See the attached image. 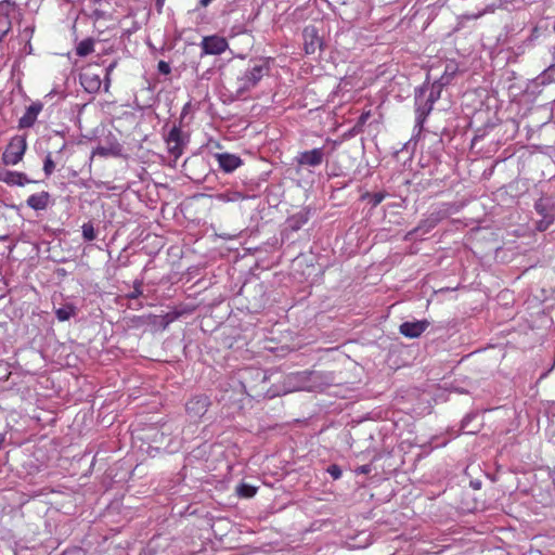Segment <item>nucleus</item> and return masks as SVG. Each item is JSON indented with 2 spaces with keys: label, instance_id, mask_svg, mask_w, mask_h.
Wrapping results in <instances>:
<instances>
[{
  "label": "nucleus",
  "instance_id": "obj_1",
  "mask_svg": "<svg viewBox=\"0 0 555 555\" xmlns=\"http://www.w3.org/2000/svg\"><path fill=\"white\" fill-rule=\"evenodd\" d=\"M270 72V66L268 61L266 60H257L249 65L245 72L236 78L233 82V96L235 99H241L251 89H254L261 78L268 75Z\"/></svg>",
  "mask_w": 555,
  "mask_h": 555
},
{
  "label": "nucleus",
  "instance_id": "obj_2",
  "mask_svg": "<svg viewBox=\"0 0 555 555\" xmlns=\"http://www.w3.org/2000/svg\"><path fill=\"white\" fill-rule=\"evenodd\" d=\"M27 143L25 138L16 135L11 139L5 151L2 154V162L4 165L18 164L26 151Z\"/></svg>",
  "mask_w": 555,
  "mask_h": 555
},
{
  "label": "nucleus",
  "instance_id": "obj_3",
  "mask_svg": "<svg viewBox=\"0 0 555 555\" xmlns=\"http://www.w3.org/2000/svg\"><path fill=\"white\" fill-rule=\"evenodd\" d=\"M302 40L304 49L307 54H314L324 49L323 38L314 25H308L302 29Z\"/></svg>",
  "mask_w": 555,
  "mask_h": 555
},
{
  "label": "nucleus",
  "instance_id": "obj_4",
  "mask_svg": "<svg viewBox=\"0 0 555 555\" xmlns=\"http://www.w3.org/2000/svg\"><path fill=\"white\" fill-rule=\"evenodd\" d=\"M330 155L324 147H317L310 151H304L298 153L295 160L298 166L301 167H318L324 158Z\"/></svg>",
  "mask_w": 555,
  "mask_h": 555
},
{
  "label": "nucleus",
  "instance_id": "obj_5",
  "mask_svg": "<svg viewBox=\"0 0 555 555\" xmlns=\"http://www.w3.org/2000/svg\"><path fill=\"white\" fill-rule=\"evenodd\" d=\"M210 400L205 395L194 396L185 403V411L190 418L199 420L206 414Z\"/></svg>",
  "mask_w": 555,
  "mask_h": 555
},
{
  "label": "nucleus",
  "instance_id": "obj_6",
  "mask_svg": "<svg viewBox=\"0 0 555 555\" xmlns=\"http://www.w3.org/2000/svg\"><path fill=\"white\" fill-rule=\"evenodd\" d=\"M166 143L168 147V152L175 156V158H179L182 155L184 140L182 138V131L179 126H173L168 134L166 135Z\"/></svg>",
  "mask_w": 555,
  "mask_h": 555
},
{
  "label": "nucleus",
  "instance_id": "obj_7",
  "mask_svg": "<svg viewBox=\"0 0 555 555\" xmlns=\"http://www.w3.org/2000/svg\"><path fill=\"white\" fill-rule=\"evenodd\" d=\"M228 48V42L224 38L218 36L205 37L202 41V49L204 54L219 55Z\"/></svg>",
  "mask_w": 555,
  "mask_h": 555
},
{
  "label": "nucleus",
  "instance_id": "obj_8",
  "mask_svg": "<svg viewBox=\"0 0 555 555\" xmlns=\"http://www.w3.org/2000/svg\"><path fill=\"white\" fill-rule=\"evenodd\" d=\"M429 324L427 320L403 322L399 327V332L408 338H417L427 330Z\"/></svg>",
  "mask_w": 555,
  "mask_h": 555
},
{
  "label": "nucleus",
  "instance_id": "obj_9",
  "mask_svg": "<svg viewBox=\"0 0 555 555\" xmlns=\"http://www.w3.org/2000/svg\"><path fill=\"white\" fill-rule=\"evenodd\" d=\"M216 158L218 160L219 167L224 172H228V173L234 171L236 168H238L242 165V159L234 154L218 153V154H216Z\"/></svg>",
  "mask_w": 555,
  "mask_h": 555
},
{
  "label": "nucleus",
  "instance_id": "obj_10",
  "mask_svg": "<svg viewBox=\"0 0 555 555\" xmlns=\"http://www.w3.org/2000/svg\"><path fill=\"white\" fill-rule=\"evenodd\" d=\"M42 111V104L40 102H35L30 104L25 114L18 120V127L21 129L30 128L34 126L38 114Z\"/></svg>",
  "mask_w": 555,
  "mask_h": 555
},
{
  "label": "nucleus",
  "instance_id": "obj_11",
  "mask_svg": "<svg viewBox=\"0 0 555 555\" xmlns=\"http://www.w3.org/2000/svg\"><path fill=\"white\" fill-rule=\"evenodd\" d=\"M0 181L9 184V185H18L23 186L26 183L34 182L28 179L27 176L23 172L10 171V170H1L0 171Z\"/></svg>",
  "mask_w": 555,
  "mask_h": 555
},
{
  "label": "nucleus",
  "instance_id": "obj_12",
  "mask_svg": "<svg viewBox=\"0 0 555 555\" xmlns=\"http://www.w3.org/2000/svg\"><path fill=\"white\" fill-rule=\"evenodd\" d=\"M80 83L89 93L98 92L102 86L100 75L90 70L80 74Z\"/></svg>",
  "mask_w": 555,
  "mask_h": 555
},
{
  "label": "nucleus",
  "instance_id": "obj_13",
  "mask_svg": "<svg viewBox=\"0 0 555 555\" xmlns=\"http://www.w3.org/2000/svg\"><path fill=\"white\" fill-rule=\"evenodd\" d=\"M441 219H442V215L440 211L433 212L429 215V217H427L425 220H423L418 224V227H416L413 231L409 232V235L413 236V235H416L418 232H421V234H426L431 229H434L439 223V221Z\"/></svg>",
  "mask_w": 555,
  "mask_h": 555
},
{
  "label": "nucleus",
  "instance_id": "obj_14",
  "mask_svg": "<svg viewBox=\"0 0 555 555\" xmlns=\"http://www.w3.org/2000/svg\"><path fill=\"white\" fill-rule=\"evenodd\" d=\"M50 194L42 191L37 194H33L27 198V205L34 210H44L50 203Z\"/></svg>",
  "mask_w": 555,
  "mask_h": 555
},
{
  "label": "nucleus",
  "instance_id": "obj_15",
  "mask_svg": "<svg viewBox=\"0 0 555 555\" xmlns=\"http://www.w3.org/2000/svg\"><path fill=\"white\" fill-rule=\"evenodd\" d=\"M1 10L8 9L10 4L8 2H0ZM11 20L8 12L0 13V41L11 29Z\"/></svg>",
  "mask_w": 555,
  "mask_h": 555
},
{
  "label": "nucleus",
  "instance_id": "obj_16",
  "mask_svg": "<svg viewBox=\"0 0 555 555\" xmlns=\"http://www.w3.org/2000/svg\"><path fill=\"white\" fill-rule=\"evenodd\" d=\"M309 211H299L287 219V224L293 231H298L308 222Z\"/></svg>",
  "mask_w": 555,
  "mask_h": 555
},
{
  "label": "nucleus",
  "instance_id": "obj_17",
  "mask_svg": "<svg viewBox=\"0 0 555 555\" xmlns=\"http://www.w3.org/2000/svg\"><path fill=\"white\" fill-rule=\"evenodd\" d=\"M94 41L91 38H87L80 41L76 48V53L79 56H87L93 52Z\"/></svg>",
  "mask_w": 555,
  "mask_h": 555
},
{
  "label": "nucleus",
  "instance_id": "obj_18",
  "mask_svg": "<svg viewBox=\"0 0 555 555\" xmlns=\"http://www.w3.org/2000/svg\"><path fill=\"white\" fill-rule=\"evenodd\" d=\"M431 109H433V104H430L426 101L424 102V104H418L417 109H416V113H417L416 124L420 127L423 126L425 118L431 112Z\"/></svg>",
  "mask_w": 555,
  "mask_h": 555
},
{
  "label": "nucleus",
  "instance_id": "obj_19",
  "mask_svg": "<svg viewBox=\"0 0 555 555\" xmlns=\"http://www.w3.org/2000/svg\"><path fill=\"white\" fill-rule=\"evenodd\" d=\"M75 314V307L72 305L63 306L55 311V315L60 321H67Z\"/></svg>",
  "mask_w": 555,
  "mask_h": 555
},
{
  "label": "nucleus",
  "instance_id": "obj_20",
  "mask_svg": "<svg viewBox=\"0 0 555 555\" xmlns=\"http://www.w3.org/2000/svg\"><path fill=\"white\" fill-rule=\"evenodd\" d=\"M386 197V193L384 192H376V193H369L362 195V199H367L371 206L374 208L378 206L384 198Z\"/></svg>",
  "mask_w": 555,
  "mask_h": 555
},
{
  "label": "nucleus",
  "instance_id": "obj_21",
  "mask_svg": "<svg viewBox=\"0 0 555 555\" xmlns=\"http://www.w3.org/2000/svg\"><path fill=\"white\" fill-rule=\"evenodd\" d=\"M257 488L247 485V483H241L236 488V493L242 498H253L256 494Z\"/></svg>",
  "mask_w": 555,
  "mask_h": 555
},
{
  "label": "nucleus",
  "instance_id": "obj_22",
  "mask_svg": "<svg viewBox=\"0 0 555 555\" xmlns=\"http://www.w3.org/2000/svg\"><path fill=\"white\" fill-rule=\"evenodd\" d=\"M476 417L475 414H467L463 421H462V424H461V429L463 430V433L465 434H476L478 433L479 428L478 427H469V424L470 422Z\"/></svg>",
  "mask_w": 555,
  "mask_h": 555
},
{
  "label": "nucleus",
  "instance_id": "obj_23",
  "mask_svg": "<svg viewBox=\"0 0 555 555\" xmlns=\"http://www.w3.org/2000/svg\"><path fill=\"white\" fill-rule=\"evenodd\" d=\"M315 375V372L305 371V372H297L295 374H292L289 378L296 379L298 382L302 383V387L306 386V382L309 380L312 376Z\"/></svg>",
  "mask_w": 555,
  "mask_h": 555
},
{
  "label": "nucleus",
  "instance_id": "obj_24",
  "mask_svg": "<svg viewBox=\"0 0 555 555\" xmlns=\"http://www.w3.org/2000/svg\"><path fill=\"white\" fill-rule=\"evenodd\" d=\"M82 236L86 241H93L96 237L94 228L91 223H85L82 225Z\"/></svg>",
  "mask_w": 555,
  "mask_h": 555
},
{
  "label": "nucleus",
  "instance_id": "obj_25",
  "mask_svg": "<svg viewBox=\"0 0 555 555\" xmlns=\"http://www.w3.org/2000/svg\"><path fill=\"white\" fill-rule=\"evenodd\" d=\"M441 92V85L434 83L430 90V93L428 98L426 99V102L434 105V103L439 99Z\"/></svg>",
  "mask_w": 555,
  "mask_h": 555
},
{
  "label": "nucleus",
  "instance_id": "obj_26",
  "mask_svg": "<svg viewBox=\"0 0 555 555\" xmlns=\"http://www.w3.org/2000/svg\"><path fill=\"white\" fill-rule=\"evenodd\" d=\"M54 168H55V164L52 160L51 155L49 154L46 157L44 163H43V171H44L46 176L49 177L53 172Z\"/></svg>",
  "mask_w": 555,
  "mask_h": 555
},
{
  "label": "nucleus",
  "instance_id": "obj_27",
  "mask_svg": "<svg viewBox=\"0 0 555 555\" xmlns=\"http://www.w3.org/2000/svg\"><path fill=\"white\" fill-rule=\"evenodd\" d=\"M327 472L334 479H338L341 476V469L336 464L330 465Z\"/></svg>",
  "mask_w": 555,
  "mask_h": 555
},
{
  "label": "nucleus",
  "instance_id": "obj_28",
  "mask_svg": "<svg viewBox=\"0 0 555 555\" xmlns=\"http://www.w3.org/2000/svg\"><path fill=\"white\" fill-rule=\"evenodd\" d=\"M157 68H158V72L163 75H168L171 72L170 65L165 61H159Z\"/></svg>",
  "mask_w": 555,
  "mask_h": 555
},
{
  "label": "nucleus",
  "instance_id": "obj_29",
  "mask_svg": "<svg viewBox=\"0 0 555 555\" xmlns=\"http://www.w3.org/2000/svg\"><path fill=\"white\" fill-rule=\"evenodd\" d=\"M371 472H372V465L371 464L361 465V466H359L356 469V473L359 474V475H367Z\"/></svg>",
  "mask_w": 555,
  "mask_h": 555
},
{
  "label": "nucleus",
  "instance_id": "obj_30",
  "mask_svg": "<svg viewBox=\"0 0 555 555\" xmlns=\"http://www.w3.org/2000/svg\"><path fill=\"white\" fill-rule=\"evenodd\" d=\"M142 295V289H141V285H135L134 286V289L131 294H129V297L130 298H138L139 296Z\"/></svg>",
  "mask_w": 555,
  "mask_h": 555
},
{
  "label": "nucleus",
  "instance_id": "obj_31",
  "mask_svg": "<svg viewBox=\"0 0 555 555\" xmlns=\"http://www.w3.org/2000/svg\"><path fill=\"white\" fill-rule=\"evenodd\" d=\"M114 67H115V64L113 63V64H111L106 68V82H105V87H104L105 91L108 90V86H109V78H108V76H109V74H111V72L113 70Z\"/></svg>",
  "mask_w": 555,
  "mask_h": 555
},
{
  "label": "nucleus",
  "instance_id": "obj_32",
  "mask_svg": "<svg viewBox=\"0 0 555 555\" xmlns=\"http://www.w3.org/2000/svg\"><path fill=\"white\" fill-rule=\"evenodd\" d=\"M93 16L96 18V20H101V18H104L105 16V12L100 10V9H95L93 11Z\"/></svg>",
  "mask_w": 555,
  "mask_h": 555
},
{
  "label": "nucleus",
  "instance_id": "obj_33",
  "mask_svg": "<svg viewBox=\"0 0 555 555\" xmlns=\"http://www.w3.org/2000/svg\"><path fill=\"white\" fill-rule=\"evenodd\" d=\"M96 152H98V154H100L102 156H107L109 154V150L106 147H103V146H99L96 149Z\"/></svg>",
  "mask_w": 555,
  "mask_h": 555
},
{
  "label": "nucleus",
  "instance_id": "obj_34",
  "mask_svg": "<svg viewBox=\"0 0 555 555\" xmlns=\"http://www.w3.org/2000/svg\"><path fill=\"white\" fill-rule=\"evenodd\" d=\"M164 3H165V0H156L155 5H156V9L158 12L162 11Z\"/></svg>",
  "mask_w": 555,
  "mask_h": 555
},
{
  "label": "nucleus",
  "instance_id": "obj_35",
  "mask_svg": "<svg viewBox=\"0 0 555 555\" xmlns=\"http://www.w3.org/2000/svg\"><path fill=\"white\" fill-rule=\"evenodd\" d=\"M214 0H199V4L203 8L208 7Z\"/></svg>",
  "mask_w": 555,
  "mask_h": 555
},
{
  "label": "nucleus",
  "instance_id": "obj_36",
  "mask_svg": "<svg viewBox=\"0 0 555 555\" xmlns=\"http://www.w3.org/2000/svg\"><path fill=\"white\" fill-rule=\"evenodd\" d=\"M241 198H244V196L241 193L236 192L233 194V197L231 199L235 201V199H241Z\"/></svg>",
  "mask_w": 555,
  "mask_h": 555
},
{
  "label": "nucleus",
  "instance_id": "obj_37",
  "mask_svg": "<svg viewBox=\"0 0 555 555\" xmlns=\"http://www.w3.org/2000/svg\"><path fill=\"white\" fill-rule=\"evenodd\" d=\"M102 0H93L94 3H100Z\"/></svg>",
  "mask_w": 555,
  "mask_h": 555
}]
</instances>
